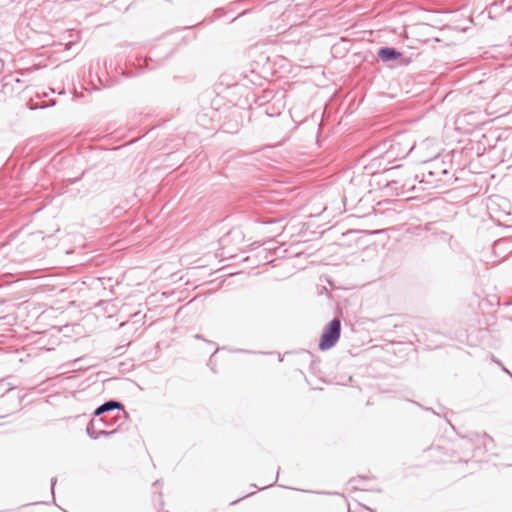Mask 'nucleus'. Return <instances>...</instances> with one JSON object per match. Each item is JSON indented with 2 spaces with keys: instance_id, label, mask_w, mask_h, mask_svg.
Segmentation results:
<instances>
[{
  "instance_id": "f03ea898",
  "label": "nucleus",
  "mask_w": 512,
  "mask_h": 512,
  "mask_svg": "<svg viewBox=\"0 0 512 512\" xmlns=\"http://www.w3.org/2000/svg\"><path fill=\"white\" fill-rule=\"evenodd\" d=\"M434 146V141L430 139L424 140L418 147L414 145H410L408 142L404 140H393L390 142H384L381 146L383 153L381 157L387 162H392L397 159L405 158L409 155L414 149L417 150H425L430 149Z\"/></svg>"
},
{
  "instance_id": "6e6552de",
  "label": "nucleus",
  "mask_w": 512,
  "mask_h": 512,
  "mask_svg": "<svg viewBox=\"0 0 512 512\" xmlns=\"http://www.w3.org/2000/svg\"><path fill=\"white\" fill-rule=\"evenodd\" d=\"M503 371H505L507 374H509L512 377V374L509 370H507L506 368H503Z\"/></svg>"
},
{
  "instance_id": "423d86ee",
  "label": "nucleus",
  "mask_w": 512,
  "mask_h": 512,
  "mask_svg": "<svg viewBox=\"0 0 512 512\" xmlns=\"http://www.w3.org/2000/svg\"><path fill=\"white\" fill-rule=\"evenodd\" d=\"M86 431H87V434L89 435V437L92 439H98L100 436H109V435L115 433V430H112V431L95 430L93 420L88 424Z\"/></svg>"
},
{
  "instance_id": "39448f33",
  "label": "nucleus",
  "mask_w": 512,
  "mask_h": 512,
  "mask_svg": "<svg viewBox=\"0 0 512 512\" xmlns=\"http://www.w3.org/2000/svg\"><path fill=\"white\" fill-rule=\"evenodd\" d=\"M114 409H123V405L118 402V401H115V400H110V401H107L105 403H103L102 405H100L94 412V415L95 416H99L103 413H106V412H109V411H112Z\"/></svg>"
},
{
  "instance_id": "20e7f679",
  "label": "nucleus",
  "mask_w": 512,
  "mask_h": 512,
  "mask_svg": "<svg viewBox=\"0 0 512 512\" xmlns=\"http://www.w3.org/2000/svg\"><path fill=\"white\" fill-rule=\"evenodd\" d=\"M401 56V53L394 48L382 47L378 51V57L383 62H388L397 59Z\"/></svg>"
},
{
  "instance_id": "f257e3e1",
  "label": "nucleus",
  "mask_w": 512,
  "mask_h": 512,
  "mask_svg": "<svg viewBox=\"0 0 512 512\" xmlns=\"http://www.w3.org/2000/svg\"><path fill=\"white\" fill-rule=\"evenodd\" d=\"M439 151L433 149L427 156H423L422 162L425 164L421 169V174L414 177H405L391 180L387 183V188L394 189L396 193L404 194L406 191L414 190V182L419 179V183L426 184L429 188H436L442 184L451 181L452 174L445 167L443 161L438 160Z\"/></svg>"
},
{
  "instance_id": "0eeeda50",
  "label": "nucleus",
  "mask_w": 512,
  "mask_h": 512,
  "mask_svg": "<svg viewBox=\"0 0 512 512\" xmlns=\"http://www.w3.org/2000/svg\"><path fill=\"white\" fill-rule=\"evenodd\" d=\"M56 482H57V479L55 477L51 479V493H52L53 497H54V487L56 485Z\"/></svg>"
},
{
  "instance_id": "7ed1b4c3",
  "label": "nucleus",
  "mask_w": 512,
  "mask_h": 512,
  "mask_svg": "<svg viewBox=\"0 0 512 512\" xmlns=\"http://www.w3.org/2000/svg\"><path fill=\"white\" fill-rule=\"evenodd\" d=\"M341 334V322L338 318L331 320L324 328L319 342V349L328 350L336 345Z\"/></svg>"
}]
</instances>
